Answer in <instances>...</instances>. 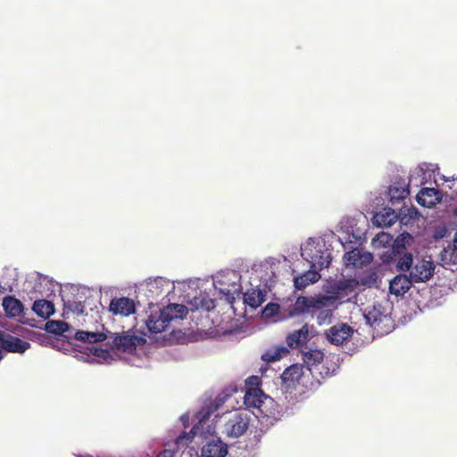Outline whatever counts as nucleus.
<instances>
[{
  "instance_id": "nucleus-9",
  "label": "nucleus",
  "mask_w": 457,
  "mask_h": 457,
  "mask_svg": "<svg viewBox=\"0 0 457 457\" xmlns=\"http://www.w3.org/2000/svg\"><path fill=\"white\" fill-rule=\"evenodd\" d=\"M364 318L378 334H387L394 328L388 310L381 303H376L367 308L364 312Z\"/></svg>"
},
{
  "instance_id": "nucleus-21",
  "label": "nucleus",
  "mask_w": 457,
  "mask_h": 457,
  "mask_svg": "<svg viewBox=\"0 0 457 457\" xmlns=\"http://www.w3.org/2000/svg\"><path fill=\"white\" fill-rule=\"evenodd\" d=\"M398 220V214L391 208H384L373 216V223L378 227H390Z\"/></svg>"
},
{
  "instance_id": "nucleus-14",
  "label": "nucleus",
  "mask_w": 457,
  "mask_h": 457,
  "mask_svg": "<svg viewBox=\"0 0 457 457\" xmlns=\"http://www.w3.org/2000/svg\"><path fill=\"white\" fill-rule=\"evenodd\" d=\"M185 302L187 306L184 305L187 308L186 314L188 310L194 312L196 310H205L209 311L214 308V301L209 297V295L205 292H199L195 294L194 296L187 295L185 296Z\"/></svg>"
},
{
  "instance_id": "nucleus-2",
  "label": "nucleus",
  "mask_w": 457,
  "mask_h": 457,
  "mask_svg": "<svg viewBox=\"0 0 457 457\" xmlns=\"http://www.w3.org/2000/svg\"><path fill=\"white\" fill-rule=\"evenodd\" d=\"M228 395H220L216 398L214 404H211L199 411L194 421L195 422L191 429L193 436H199L205 442L201 448V457H226L228 453V445L220 437L216 436V428L211 424V417L218 410L220 403L225 402Z\"/></svg>"
},
{
  "instance_id": "nucleus-26",
  "label": "nucleus",
  "mask_w": 457,
  "mask_h": 457,
  "mask_svg": "<svg viewBox=\"0 0 457 457\" xmlns=\"http://www.w3.org/2000/svg\"><path fill=\"white\" fill-rule=\"evenodd\" d=\"M309 329L307 326L302 327L300 329L289 334L287 337V345L294 348L306 342L308 338Z\"/></svg>"
},
{
  "instance_id": "nucleus-36",
  "label": "nucleus",
  "mask_w": 457,
  "mask_h": 457,
  "mask_svg": "<svg viewBox=\"0 0 457 457\" xmlns=\"http://www.w3.org/2000/svg\"><path fill=\"white\" fill-rule=\"evenodd\" d=\"M261 378L257 376H251L245 379V391H251L253 389H261Z\"/></svg>"
},
{
  "instance_id": "nucleus-15",
  "label": "nucleus",
  "mask_w": 457,
  "mask_h": 457,
  "mask_svg": "<svg viewBox=\"0 0 457 457\" xmlns=\"http://www.w3.org/2000/svg\"><path fill=\"white\" fill-rule=\"evenodd\" d=\"M344 263L348 268H361L372 262V254L359 249H354L344 255Z\"/></svg>"
},
{
  "instance_id": "nucleus-8",
  "label": "nucleus",
  "mask_w": 457,
  "mask_h": 457,
  "mask_svg": "<svg viewBox=\"0 0 457 457\" xmlns=\"http://www.w3.org/2000/svg\"><path fill=\"white\" fill-rule=\"evenodd\" d=\"M212 280L214 288L229 302L241 291V275L234 270H220L213 276Z\"/></svg>"
},
{
  "instance_id": "nucleus-7",
  "label": "nucleus",
  "mask_w": 457,
  "mask_h": 457,
  "mask_svg": "<svg viewBox=\"0 0 457 457\" xmlns=\"http://www.w3.org/2000/svg\"><path fill=\"white\" fill-rule=\"evenodd\" d=\"M186 311L187 308L184 304H170L162 310L152 313L146 320V327L152 333H160L166 329L170 321L183 319L186 316Z\"/></svg>"
},
{
  "instance_id": "nucleus-32",
  "label": "nucleus",
  "mask_w": 457,
  "mask_h": 457,
  "mask_svg": "<svg viewBox=\"0 0 457 457\" xmlns=\"http://www.w3.org/2000/svg\"><path fill=\"white\" fill-rule=\"evenodd\" d=\"M45 328L48 333L61 335L68 331L70 326L62 320H49L46 323Z\"/></svg>"
},
{
  "instance_id": "nucleus-40",
  "label": "nucleus",
  "mask_w": 457,
  "mask_h": 457,
  "mask_svg": "<svg viewBox=\"0 0 457 457\" xmlns=\"http://www.w3.org/2000/svg\"><path fill=\"white\" fill-rule=\"evenodd\" d=\"M445 234H446V228L445 227H443L435 231L434 237L436 239L443 238L445 236Z\"/></svg>"
},
{
  "instance_id": "nucleus-24",
  "label": "nucleus",
  "mask_w": 457,
  "mask_h": 457,
  "mask_svg": "<svg viewBox=\"0 0 457 457\" xmlns=\"http://www.w3.org/2000/svg\"><path fill=\"white\" fill-rule=\"evenodd\" d=\"M4 310L9 317H18L22 313L21 303L12 296H6L3 300Z\"/></svg>"
},
{
  "instance_id": "nucleus-44",
  "label": "nucleus",
  "mask_w": 457,
  "mask_h": 457,
  "mask_svg": "<svg viewBox=\"0 0 457 457\" xmlns=\"http://www.w3.org/2000/svg\"><path fill=\"white\" fill-rule=\"evenodd\" d=\"M4 292V287L0 284V294Z\"/></svg>"
},
{
  "instance_id": "nucleus-18",
  "label": "nucleus",
  "mask_w": 457,
  "mask_h": 457,
  "mask_svg": "<svg viewBox=\"0 0 457 457\" xmlns=\"http://www.w3.org/2000/svg\"><path fill=\"white\" fill-rule=\"evenodd\" d=\"M136 306L133 300L128 297H116L112 299L109 311L114 315L129 316L135 312Z\"/></svg>"
},
{
  "instance_id": "nucleus-6",
  "label": "nucleus",
  "mask_w": 457,
  "mask_h": 457,
  "mask_svg": "<svg viewBox=\"0 0 457 457\" xmlns=\"http://www.w3.org/2000/svg\"><path fill=\"white\" fill-rule=\"evenodd\" d=\"M244 404L257 419L274 418L277 412L275 401L262 389L245 391Z\"/></svg>"
},
{
  "instance_id": "nucleus-19",
  "label": "nucleus",
  "mask_w": 457,
  "mask_h": 457,
  "mask_svg": "<svg viewBox=\"0 0 457 457\" xmlns=\"http://www.w3.org/2000/svg\"><path fill=\"white\" fill-rule=\"evenodd\" d=\"M413 282L407 275L400 274L395 276L389 284V291L395 296H402L411 288Z\"/></svg>"
},
{
  "instance_id": "nucleus-34",
  "label": "nucleus",
  "mask_w": 457,
  "mask_h": 457,
  "mask_svg": "<svg viewBox=\"0 0 457 457\" xmlns=\"http://www.w3.org/2000/svg\"><path fill=\"white\" fill-rule=\"evenodd\" d=\"M262 268L270 270V272H267L266 275L262 276V280L267 287H270L272 285V278L276 277L277 262L274 261L266 262L262 265Z\"/></svg>"
},
{
  "instance_id": "nucleus-42",
  "label": "nucleus",
  "mask_w": 457,
  "mask_h": 457,
  "mask_svg": "<svg viewBox=\"0 0 457 457\" xmlns=\"http://www.w3.org/2000/svg\"><path fill=\"white\" fill-rule=\"evenodd\" d=\"M186 437H187V439L188 441H191V440H192V438H193V436H190V435H188V436H186V435L180 436L179 437V442H181V441H182L184 438H186Z\"/></svg>"
},
{
  "instance_id": "nucleus-13",
  "label": "nucleus",
  "mask_w": 457,
  "mask_h": 457,
  "mask_svg": "<svg viewBox=\"0 0 457 457\" xmlns=\"http://www.w3.org/2000/svg\"><path fill=\"white\" fill-rule=\"evenodd\" d=\"M413 241L414 238L411 234H400L395 238L392 249H388L387 253H381L380 259L385 263L392 262L395 254H402L408 247H410L413 244Z\"/></svg>"
},
{
  "instance_id": "nucleus-1",
  "label": "nucleus",
  "mask_w": 457,
  "mask_h": 457,
  "mask_svg": "<svg viewBox=\"0 0 457 457\" xmlns=\"http://www.w3.org/2000/svg\"><path fill=\"white\" fill-rule=\"evenodd\" d=\"M76 339L88 345L84 347L88 362L110 363L119 356V353H132L142 338L133 335L108 336L104 332L77 331Z\"/></svg>"
},
{
  "instance_id": "nucleus-35",
  "label": "nucleus",
  "mask_w": 457,
  "mask_h": 457,
  "mask_svg": "<svg viewBox=\"0 0 457 457\" xmlns=\"http://www.w3.org/2000/svg\"><path fill=\"white\" fill-rule=\"evenodd\" d=\"M279 311V305L277 303H268L262 311L263 318H272Z\"/></svg>"
},
{
  "instance_id": "nucleus-5",
  "label": "nucleus",
  "mask_w": 457,
  "mask_h": 457,
  "mask_svg": "<svg viewBox=\"0 0 457 457\" xmlns=\"http://www.w3.org/2000/svg\"><path fill=\"white\" fill-rule=\"evenodd\" d=\"M301 254L313 269L327 268L331 261L330 253L323 237L308 238L301 246Z\"/></svg>"
},
{
  "instance_id": "nucleus-23",
  "label": "nucleus",
  "mask_w": 457,
  "mask_h": 457,
  "mask_svg": "<svg viewBox=\"0 0 457 457\" xmlns=\"http://www.w3.org/2000/svg\"><path fill=\"white\" fill-rule=\"evenodd\" d=\"M408 195L409 190L404 182L395 183L388 188V199L393 204L406 198Z\"/></svg>"
},
{
  "instance_id": "nucleus-25",
  "label": "nucleus",
  "mask_w": 457,
  "mask_h": 457,
  "mask_svg": "<svg viewBox=\"0 0 457 457\" xmlns=\"http://www.w3.org/2000/svg\"><path fill=\"white\" fill-rule=\"evenodd\" d=\"M265 301V295L261 289L253 288L244 295V302L253 309H256Z\"/></svg>"
},
{
  "instance_id": "nucleus-30",
  "label": "nucleus",
  "mask_w": 457,
  "mask_h": 457,
  "mask_svg": "<svg viewBox=\"0 0 457 457\" xmlns=\"http://www.w3.org/2000/svg\"><path fill=\"white\" fill-rule=\"evenodd\" d=\"M32 309L38 316L42 318H47L54 312L53 303L46 300L36 301Z\"/></svg>"
},
{
  "instance_id": "nucleus-33",
  "label": "nucleus",
  "mask_w": 457,
  "mask_h": 457,
  "mask_svg": "<svg viewBox=\"0 0 457 457\" xmlns=\"http://www.w3.org/2000/svg\"><path fill=\"white\" fill-rule=\"evenodd\" d=\"M456 251H457V249H455L454 246L452 247V246L448 245L447 247H445L439 254V259H440L441 264L443 266H445V265L455 263L457 261Z\"/></svg>"
},
{
  "instance_id": "nucleus-27",
  "label": "nucleus",
  "mask_w": 457,
  "mask_h": 457,
  "mask_svg": "<svg viewBox=\"0 0 457 457\" xmlns=\"http://www.w3.org/2000/svg\"><path fill=\"white\" fill-rule=\"evenodd\" d=\"M323 353L318 349H310L303 352V361L307 365L305 369L312 370V367L317 366L323 361Z\"/></svg>"
},
{
  "instance_id": "nucleus-41",
  "label": "nucleus",
  "mask_w": 457,
  "mask_h": 457,
  "mask_svg": "<svg viewBox=\"0 0 457 457\" xmlns=\"http://www.w3.org/2000/svg\"><path fill=\"white\" fill-rule=\"evenodd\" d=\"M181 420H182L183 424L187 427L188 425L189 416L187 414L183 415L181 417Z\"/></svg>"
},
{
  "instance_id": "nucleus-39",
  "label": "nucleus",
  "mask_w": 457,
  "mask_h": 457,
  "mask_svg": "<svg viewBox=\"0 0 457 457\" xmlns=\"http://www.w3.org/2000/svg\"><path fill=\"white\" fill-rule=\"evenodd\" d=\"M195 285H196L195 281H189V282L182 281V282L177 283V287L181 290H185L186 287H192L193 286H195Z\"/></svg>"
},
{
  "instance_id": "nucleus-4",
  "label": "nucleus",
  "mask_w": 457,
  "mask_h": 457,
  "mask_svg": "<svg viewBox=\"0 0 457 457\" xmlns=\"http://www.w3.org/2000/svg\"><path fill=\"white\" fill-rule=\"evenodd\" d=\"M396 267L401 271H409V278L413 283H425L435 274L436 264L430 259L417 257L405 253L397 260Z\"/></svg>"
},
{
  "instance_id": "nucleus-38",
  "label": "nucleus",
  "mask_w": 457,
  "mask_h": 457,
  "mask_svg": "<svg viewBox=\"0 0 457 457\" xmlns=\"http://www.w3.org/2000/svg\"><path fill=\"white\" fill-rule=\"evenodd\" d=\"M67 308L69 311H71L74 313L80 314V313L84 312V307L80 303H77V302L71 303L68 305Z\"/></svg>"
},
{
  "instance_id": "nucleus-11",
  "label": "nucleus",
  "mask_w": 457,
  "mask_h": 457,
  "mask_svg": "<svg viewBox=\"0 0 457 457\" xmlns=\"http://www.w3.org/2000/svg\"><path fill=\"white\" fill-rule=\"evenodd\" d=\"M358 282L355 279H343L338 281L335 287L332 295H324L323 297L331 298L332 301L327 307L337 308V303L345 302V298H350L352 295L356 294Z\"/></svg>"
},
{
  "instance_id": "nucleus-29",
  "label": "nucleus",
  "mask_w": 457,
  "mask_h": 457,
  "mask_svg": "<svg viewBox=\"0 0 457 457\" xmlns=\"http://www.w3.org/2000/svg\"><path fill=\"white\" fill-rule=\"evenodd\" d=\"M288 350L285 346H276L266 351L262 355V359L267 362H275L286 356Z\"/></svg>"
},
{
  "instance_id": "nucleus-16",
  "label": "nucleus",
  "mask_w": 457,
  "mask_h": 457,
  "mask_svg": "<svg viewBox=\"0 0 457 457\" xmlns=\"http://www.w3.org/2000/svg\"><path fill=\"white\" fill-rule=\"evenodd\" d=\"M353 333V329L347 324L340 323L331 327L327 337L328 340L335 345H343L349 340Z\"/></svg>"
},
{
  "instance_id": "nucleus-12",
  "label": "nucleus",
  "mask_w": 457,
  "mask_h": 457,
  "mask_svg": "<svg viewBox=\"0 0 457 457\" xmlns=\"http://www.w3.org/2000/svg\"><path fill=\"white\" fill-rule=\"evenodd\" d=\"M332 301L331 298L323 297V295L316 296H300L298 297L290 310V315H297L303 312H308L311 310H320L327 307Z\"/></svg>"
},
{
  "instance_id": "nucleus-28",
  "label": "nucleus",
  "mask_w": 457,
  "mask_h": 457,
  "mask_svg": "<svg viewBox=\"0 0 457 457\" xmlns=\"http://www.w3.org/2000/svg\"><path fill=\"white\" fill-rule=\"evenodd\" d=\"M419 216V212L415 207L404 206L401 209L400 213L398 214V219L402 225L408 226L417 220Z\"/></svg>"
},
{
  "instance_id": "nucleus-31",
  "label": "nucleus",
  "mask_w": 457,
  "mask_h": 457,
  "mask_svg": "<svg viewBox=\"0 0 457 457\" xmlns=\"http://www.w3.org/2000/svg\"><path fill=\"white\" fill-rule=\"evenodd\" d=\"M391 242H392V237L387 233H380L378 234L373 240H372V245L374 248L379 250L383 249L381 253H387L388 249H392L391 247Z\"/></svg>"
},
{
  "instance_id": "nucleus-22",
  "label": "nucleus",
  "mask_w": 457,
  "mask_h": 457,
  "mask_svg": "<svg viewBox=\"0 0 457 457\" xmlns=\"http://www.w3.org/2000/svg\"><path fill=\"white\" fill-rule=\"evenodd\" d=\"M316 270H310L300 276L295 277V287L297 289H303L307 286L317 282L320 278V275Z\"/></svg>"
},
{
  "instance_id": "nucleus-3",
  "label": "nucleus",
  "mask_w": 457,
  "mask_h": 457,
  "mask_svg": "<svg viewBox=\"0 0 457 457\" xmlns=\"http://www.w3.org/2000/svg\"><path fill=\"white\" fill-rule=\"evenodd\" d=\"M252 417L247 410H236L226 411L222 414H212L211 417V424L215 428H220L221 434L230 438H237L243 436L251 422Z\"/></svg>"
},
{
  "instance_id": "nucleus-10",
  "label": "nucleus",
  "mask_w": 457,
  "mask_h": 457,
  "mask_svg": "<svg viewBox=\"0 0 457 457\" xmlns=\"http://www.w3.org/2000/svg\"><path fill=\"white\" fill-rule=\"evenodd\" d=\"M312 371L305 369L303 365L293 364L287 368L282 375L281 379L287 387L295 388L297 386L309 388L312 386Z\"/></svg>"
},
{
  "instance_id": "nucleus-37",
  "label": "nucleus",
  "mask_w": 457,
  "mask_h": 457,
  "mask_svg": "<svg viewBox=\"0 0 457 457\" xmlns=\"http://www.w3.org/2000/svg\"><path fill=\"white\" fill-rule=\"evenodd\" d=\"M334 309L335 308L332 307H323L322 309H320V312L317 316L318 323L320 325L325 324L330 317L332 310Z\"/></svg>"
},
{
  "instance_id": "nucleus-20",
  "label": "nucleus",
  "mask_w": 457,
  "mask_h": 457,
  "mask_svg": "<svg viewBox=\"0 0 457 457\" xmlns=\"http://www.w3.org/2000/svg\"><path fill=\"white\" fill-rule=\"evenodd\" d=\"M440 201L441 194L435 188H422L417 195V202L424 207L431 208Z\"/></svg>"
},
{
  "instance_id": "nucleus-17",
  "label": "nucleus",
  "mask_w": 457,
  "mask_h": 457,
  "mask_svg": "<svg viewBox=\"0 0 457 457\" xmlns=\"http://www.w3.org/2000/svg\"><path fill=\"white\" fill-rule=\"evenodd\" d=\"M0 346L2 351L22 353L29 348V344L0 331Z\"/></svg>"
},
{
  "instance_id": "nucleus-43",
  "label": "nucleus",
  "mask_w": 457,
  "mask_h": 457,
  "mask_svg": "<svg viewBox=\"0 0 457 457\" xmlns=\"http://www.w3.org/2000/svg\"><path fill=\"white\" fill-rule=\"evenodd\" d=\"M453 215L457 217V205L453 208Z\"/></svg>"
}]
</instances>
